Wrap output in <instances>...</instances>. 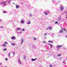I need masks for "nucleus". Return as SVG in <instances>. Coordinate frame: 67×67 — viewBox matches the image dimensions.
Returning <instances> with one entry per match:
<instances>
[{
    "mask_svg": "<svg viewBox=\"0 0 67 67\" xmlns=\"http://www.w3.org/2000/svg\"><path fill=\"white\" fill-rule=\"evenodd\" d=\"M11 39L12 40H15L16 39V38H15V36H14L12 37Z\"/></svg>",
    "mask_w": 67,
    "mask_h": 67,
    "instance_id": "obj_3",
    "label": "nucleus"
},
{
    "mask_svg": "<svg viewBox=\"0 0 67 67\" xmlns=\"http://www.w3.org/2000/svg\"><path fill=\"white\" fill-rule=\"evenodd\" d=\"M48 43H53V41L51 40L49 41H48Z\"/></svg>",
    "mask_w": 67,
    "mask_h": 67,
    "instance_id": "obj_12",
    "label": "nucleus"
},
{
    "mask_svg": "<svg viewBox=\"0 0 67 67\" xmlns=\"http://www.w3.org/2000/svg\"><path fill=\"white\" fill-rule=\"evenodd\" d=\"M16 30H17V31H19V30H21V29L20 28H17Z\"/></svg>",
    "mask_w": 67,
    "mask_h": 67,
    "instance_id": "obj_11",
    "label": "nucleus"
},
{
    "mask_svg": "<svg viewBox=\"0 0 67 67\" xmlns=\"http://www.w3.org/2000/svg\"><path fill=\"white\" fill-rule=\"evenodd\" d=\"M13 54L14 55H15V52H13Z\"/></svg>",
    "mask_w": 67,
    "mask_h": 67,
    "instance_id": "obj_27",
    "label": "nucleus"
},
{
    "mask_svg": "<svg viewBox=\"0 0 67 67\" xmlns=\"http://www.w3.org/2000/svg\"><path fill=\"white\" fill-rule=\"evenodd\" d=\"M55 24H58V22L57 21H56L55 23Z\"/></svg>",
    "mask_w": 67,
    "mask_h": 67,
    "instance_id": "obj_23",
    "label": "nucleus"
},
{
    "mask_svg": "<svg viewBox=\"0 0 67 67\" xmlns=\"http://www.w3.org/2000/svg\"><path fill=\"white\" fill-rule=\"evenodd\" d=\"M62 55V54H59L58 55V56H60Z\"/></svg>",
    "mask_w": 67,
    "mask_h": 67,
    "instance_id": "obj_20",
    "label": "nucleus"
},
{
    "mask_svg": "<svg viewBox=\"0 0 67 67\" xmlns=\"http://www.w3.org/2000/svg\"><path fill=\"white\" fill-rule=\"evenodd\" d=\"M30 16H32V15L31 14H30V15H29Z\"/></svg>",
    "mask_w": 67,
    "mask_h": 67,
    "instance_id": "obj_33",
    "label": "nucleus"
},
{
    "mask_svg": "<svg viewBox=\"0 0 67 67\" xmlns=\"http://www.w3.org/2000/svg\"><path fill=\"white\" fill-rule=\"evenodd\" d=\"M43 52H44L43 51Z\"/></svg>",
    "mask_w": 67,
    "mask_h": 67,
    "instance_id": "obj_50",
    "label": "nucleus"
},
{
    "mask_svg": "<svg viewBox=\"0 0 67 67\" xmlns=\"http://www.w3.org/2000/svg\"><path fill=\"white\" fill-rule=\"evenodd\" d=\"M44 13V14H46V15H47V13Z\"/></svg>",
    "mask_w": 67,
    "mask_h": 67,
    "instance_id": "obj_29",
    "label": "nucleus"
},
{
    "mask_svg": "<svg viewBox=\"0 0 67 67\" xmlns=\"http://www.w3.org/2000/svg\"><path fill=\"white\" fill-rule=\"evenodd\" d=\"M65 60H64L63 61V63H65Z\"/></svg>",
    "mask_w": 67,
    "mask_h": 67,
    "instance_id": "obj_34",
    "label": "nucleus"
},
{
    "mask_svg": "<svg viewBox=\"0 0 67 67\" xmlns=\"http://www.w3.org/2000/svg\"><path fill=\"white\" fill-rule=\"evenodd\" d=\"M58 36H60V35H58Z\"/></svg>",
    "mask_w": 67,
    "mask_h": 67,
    "instance_id": "obj_43",
    "label": "nucleus"
},
{
    "mask_svg": "<svg viewBox=\"0 0 67 67\" xmlns=\"http://www.w3.org/2000/svg\"><path fill=\"white\" fill-rule=\"evenodd\" d=\"M54 58H55V57H54Z\"/></svg>",
    "mask_w": 67,
    "mask_h": 67,
    "instance_id": "obj_48",
    "label": "nucleus"
},
{
    "mask_svg": "<svg viewBox=\"0 0 67 67\" xmlns=\"http://www.w3.org/2000/svg\"><path fill=\"white\" fill-rule=\"evenodd\" d=\"M24 20H21L20 23H21V24H23V23H24Z\"/></svg>",
    "mask_w": 67,
    "mask_h": 67,
    "instance_id": "obj_6",
    "label": "nucleus"
},
{
    "mask_svg": "<svg viewBox=\"0 0 67 67\" xmlns=\"http://www.w3.org/2000/svg\"><path fill=\"white\" fill-rule=\"evenodd\" d=\"M7 13V12L5 11H4L3 12V13Z\"/></svg>",
    "mask_w": 67,
    "mask_h": 67,
    "instance_id": "obj_21",
    "label": "nucleus"
},
{
    "mask_svg": "<svg viewBox=\"0 0 67 67\" xmlns=\"http://www.w3.org/2000/svg\"><path fill=\"white\" fill-rule=\"evenodd\" d=\"M62 47V45H59L57 46V48H60V47Z\"/></svg>",
    "mask_w": 67,
    "mask_h": 67,
    "instance_id": "obj_7",
    "label": "nucleus"
},
{
    "mask_svg": "<svg viewBox=\"0 0 67 67\" xmlns=\"http://www.w3.org/2000/svg\"><path fill=\"white\" fill-rule=\"evenodd\" d=\"M36 59H32L31 60L32 62H33V61H34V60H35Z\"/></svg>",
    "mask_w": 67,
    "mask_h": 67,
    "instance_id": "obj_15",
    "label": "nucleus"
},
{
    "mask_svg": "<svg viewBox=\"0 0 67 67\" xmlns=\"http://www.w3.org/2000/svg\"><path fill=\"white\" fill-rule=\"evenodd\" d=\"M18 62L19 64H22V63L21 62V60H20V58H18Z\"/></svg>",
    "mask_w": 67,
    "mask_h": 67,
    "instance_id": "obj_1",
    "label": "nucleus"
},
{
    "mask_svg": "<svg viewBox=\"0 0 67 67\" xmlns=\"http://www.w3.org/2000/svg\"><path fill=\"white\" fill-rule=\"evenodd\" d=\"M48 45H50V47L51 48H52V47H53V45H52V44H49Z\"/></svg>",
    "mask_w": 67,
    "mask_h": 67,
    "instance_id": "obj_13",
    "label": "nucleus"
},
{
    "mask_svg": "<svg viewBox=\"0 0 67 67\" xmlns=\"http://www.w3.org/2000/svg\"><path fill=\"white\" fill-rule=\"evenodd\" d=\"M34 40H35V41H36V38H34Z\"/></svg>",
    "mask_w": 67,
    "mask_h": 67,
    "instance_id": "obj_32",
    "label": "nucleus"
},
{
    "mask_svg": "<svg viewBox=\"0 0 67 67\" xmlns=\"http://www.w3.org/2000/svg\"><path fill=\"white\" fill-rule=\"evenodd\" d=\"M46 35H47V33H46L44 34V36H46Z\"/></svg>",
    "mask_w": 67,
    "mask_h": 67,
    "instance_id": "obj_24",
    "label": "nucleus"
},
{
    "mask_svg": "<svg viewBox=\"0 0 67 67\" xmlns=\"http://www.w3.org/2000/svg\"><path fill=\"white\" fill-rule=\"evenodd\" d=\"M13 4H14V3H13Z\"/></svg>",
    "mask_w": 67,
    "mask_h": 67,
    "instance_id": "obj_49",
    "label": "nucleus"
},
{
    "mask_svg": "<svg viewBox=\"0 0 67 67\" xmlns=\"http://www.w3.org/2000/svg\"><path fill=\"white\" fill-rule=\"evenodd\" d=\"M7 3V2H2V4H5V3Z\"/></svg>",
    "mask_w": 67,
    "mask_h": 67,
    "instance_id": "obj_16",
    "label": "nucleus"
},
{
    "mask_svg": "<svg viewBox=\"0 0 67 67\" xmlns=\"http://www.w3.org/2000/svg\"><path fill=\"white\" fill-rule=\"evenodd\" d=\"M63 30H60V33H63Z\"/></svg>",
    "mask_w": 67,
    "mask_h": 67,
    "instance_id": "obj_18",
    "label": "nucleus"
},
{
    "mask_svg": "<svg viewBox=\"0 0 67 67\" xmlns=\"http://www.w3.org/2000/svg\"><path fill=\"white\" fill-rule=\"evenodd\" d=\"M24 59H25V58H26V56H25V55H24Z\"/></svg>",
    "mask_w": 67,
    "mask_h": 67,
    "instance_id": "obj_22",
    "label": "nucleus"
},
{
    "mask_svg": "<svg viewBox=\"0 0 67 67\" xmlns=\"http://www.w3.org/2000/svg\"><path fill=\"white\" fill-rule=\"evenodd\" d=\"M23 42H24V40L23 39H22V40L21 41V45L23 43Z\"/></svg>",
    "mask_w": 67,
    "mask_h": 67,
    "instance_id": "obj_9",
    "label": "nucleus"
},
{
    "mask_svg": "<svg viewBox=\"0 0 67 67\" xmlns=\"http://www.w3.org/2000/svg\"><path fill=\"white\" fill-rule=\"evenodd\" d=\"M25 30V29H23L22 30V31H24V30Z\"/></svg>",
    "mask_w": 67,
    "mask_h": 67,
    "instance_id": "obj_30",
    "label": "nucleus"
},
{
    "mask_svg": "<svg viewBox=\"0 0 67 67\" xmlns=\"http://www.w3.org/2000/svg\"><path fill=\"white\" fill-rule=\"evenodd\" d=\"M60 60H61V59H60Z\"/></svg>",
    "mask_w": 67,
    "mask_h": 67,
    "instance_id": "obj_46",
    "label": "nucleus"
},
{
    "mask_svg": "<svg viewBox=\"0 0 67 67\" xmlns=\"http://www.w3.org/2000/svg\"><path fill=\"white\" fill-rule=\"evenodd\" d=\"M2 65V63H0V65Z\"/></svg>",
    "mask_w": 67,
    "mask_h": 67,
    "instance_id": "obj_37",
    "label": "nucleus"
},
{
    "mask_svg": "<svg viewBox=\"0 0 67 67\" xmlns=\"http://www.w3.org/2000/svg\"><path fill=\"white\" fill-rule=\"evenodd\" d=\"M1 21V19H0V21Z\"/></svg>",
    "mask_w": 67,
    "mask_h": 67,
    "instance_id": "obj_44",
    "label": "nucleus"
},
{
    "mask_svg": "<svg viewBox=\"0 0 67 67\" xmlns=\"http://www.w3.org/2000/svg\"><path fill=\"white\" fill-rule=\"evenodd\" d=\"M8 56L9 57H10V53H9V54H8Z\"/></svg>",
    "mask_w": 67,
    "mask_h": 67,
    "instance_id": "obj_25",
    "label": "nucleus"
},
{
    "mask_svg": "<svg viewBox=\"0 0 67 67\" xmlns=\"http://www.w3.org/2000/svg\"><path fill=\"white\" fill-rule=\"evenodd\" d=\"M63 29L64 31H66V29Z\"/></svg>",
    "mask_w": 67,
    "mask_h": 67,
    "instance_id": "obj_31",
    "label": "nucleus"
},
{
    "mask_svg": "<svg viewBox=\"0 0 67 67\" xmlns=\"http://www.w3.org/2000/svg\"><path fill=\"white\" fill-rule=\"evenodd\" d=\"M60 20H61V17L59 16L58 18V21H60Z\"/></svg>",
    "mask_w": 67,
    "mask_h": 67,
    "instance_id": "obj_5",
    "label": "nucleus"
},
{
    "mask_svg": "<svg viewBox=\"0 0 67 67\" xmlns=\"http://www.w3.org/2000/svg\"><path fill=\"white\" fill-rule=\"evenodd\" d=\"M18 33H19V34H21V33H22V32H18Z\"/></svg>",
    "mask_w": 67,
    "mask_h": 67,
    "instance_id": "obj_28",
    "label": "nucleus"
},
{
    "mask_svg": "<svg viewBox=\"0 0 67 67\" xmlns=\"http://www.w3.org/2000/svg\"><path fill=\"white\" fill-rule=\"evenodd\" d=\"M3 46L4 47H6V44H5L4 43L3 44Z\"/></svg>",
    "mask_w": 67,
    "mask_h": 67,
    "instance_id": "obj_10",
    "label": "nucleus"
},
{
    "mask_svg": "<svg viewBox=\"0 0 67 67\" xmlns=\"http://www.w3.org/2000/svg\"><path fill=\"white\" fill-rule=\"evenodd\" d=\"M16 9H18V8H19L20 7V6H19V5L17 4L16 5Z\"/></svg>",
    "mask_w": 67,
    "mask_h": 67,
    "instance_id": "obj_8",
    "label": "nucleus"
},
{
    "mask_svg": "<svg viewBox=\"0 0 67 67\" xmlns=\"http://www.w3.org/2000/svg\"><path fill=\"white\" fill-rule=\"evenodd\" d=\"M66 19H67V16L66 17Z\"/></svg>",
    "mask_w": 67,
    "mask_h": 67,
    "instance_id": "obj_47",
    "label": "nucleus"
},
{
    "mask_svg": "<svg viewBox=\"0 0 67 67\" xmlns=\"http://www.w3.org/2000/svg\"><path fill=\"white\" fill-rule=\"evenodd\" d=\"M31 21H29L27 23V24H31Z\"/></svg>",
    "mask_w": 67,
    "mask_h": 67,
    "instance_id": "obj_14",
    "label": "nucleus"
},
{
    "mask_svg": "<svg viewBox=\"0 0 67 67\" xmlns=\"http://www.w3.org/2000/svg\"><path fill=\"white\" fill-rule=\"evenodd\" d=\"M5 5H5V4H4V6H5Z\"/></svg>",
    "mask_w": 67,
    "mask_h": 67,
    "instance_id": "obj_42",
    "label": "nucleus"
},
{
    "mask_svg": "<svg viewBox=\"0 0 67 67\" xmlns=\"http://www.w3.org/2000/svg\"><path fill=\"white\" fill-rule=\"evenodd\" d=\"M65 37H66V38H67V35L65 36Z\"/></svg>",
    "mask_w": 67,
    "mask_h": 67,
    "instance_id": "obj_38",
    "label": "nucleus"
},
{
    "mask_svg": "<svg viewBox=\"0 0 67 67\" xmlns=\"http://www.w3.org/2000/svg\"><path fill=\"white\" fill-rule=\"evenodd\" d=\"M52 29V27H48V28H47L46 30H51Z\"/></svg>",
    "mask_w": 67,
    "mask_h": 67,
    "instance_id": "obj_2",
    "label": "nucleus"
},
{
    "mask_svg": "<svg viewBox=\"0 0 67 67\" xmlns=\"http://www.w3.org/2000/svg\"><path fill=\"white\" fill-rule=\"evenodd\" d=\"M4 43H5V44H8V43H7L6 42H5Z\"/></svg>",
    "mask_w": 67,
    "mask_h": 67,
    "instance_id": "obj_26",
    "label": "nucleus"
},
{
    "mask_svg": "<svg viewBox=\"0 0 67 67\" xmlns=\"http://www.w3.org/2000/svg\"><path fill=\"white\" fill-rule=\"evenodd\" d=\"M43 43H46V42L44 41L43 42Z\"/></svg>",
    "mask_w": 67,
    "mask_h": 67,
    "instance_id": "obj_35",
    "label": "nucleus"
},
{
    "mask_svg": "<svg viewBox=\"0 0 67 67\" xmlns=\"http://www.w3.org/2000/svg\"><path fill=\"white\" fill-rule=\"evenodd\" d=\"M5 59L6 60H8V59L7 58H6Z\"/></svg>",
    "mask_w": 67,
    "mask_h": 67,
    "instance_id": "obj_36",
    "label": "nucleus"
},
{
    "mask_svg": "<svg viewBox=\"0 0 67 67\" xmlns=\"http://www.w3.org/2000/svg\"><path fill=\"white\" fill-rule=\"evenodd\" d=\"M52 34V35H54V34H53V33Z\"/></svg>",
    "mask_w": 67,
    "mask_h": 67,
    "instance_id": "obj_40",
    "label": "nucleus"
},
{
    "mask_svg": "<svg viewBox=\"0 0 67 67\" xmlns=\"http://www.w3.org/2000/svg\"><path fill=\"white\" fill-rule=\"evenodd\" d=\"M8 3H10V2H8Z\"/></svg>",
    "mask_w": 67,
    "mask_h": 67,
    "instance_id": "obj_39",
    "label": "nucleus"
},
{
    "mask_svg": "<svg viewBox=\"0 0 67 67\" xmlns=\"http://www.w3.org/2000/svg\"><path fill=\"white\" fill-rule=\"evenodd\" d=\"M9 1H12V0H9Z\"/></svg>",
    "mask_w": 67,
    "mask_h": 67,
    "instance_id": "obj_45",
    "label": "nucleus"
},
{
    "mask_svg": "<svg viewBox=\"0 0 67 67\" xmlns=\"http://www.w3.org/2000/svg\"><path fill=\"white\" fill-rule=\"evenodd\" d=\"M1 28H3V27L1 26L0 27Z\"/></svg>",
    "mask_w": 67,
    "mask_h": 67,
    "instance_id": "obj_41",
    "label": "nucleus"
},
{
    "mask_svg": "<svg viewBox=\"0 0 67 67\" xmlns=\"http://www.w3.org/2000/svg\"><path fill=\"white\" fill-rule=\"evenodd\" d=\"M64 9V7L63 6H61L60 7V11H63Z\"/></svg>",
    "mask_w": 67,
    "mask_h": 67,
    "instance_id": "obj_4",
    "label": "nucleus"
},
{
    "mask_svg": "<svg viewBox=\"0 0 67 67\" xmlns=\"http://www.w3.org/2000/svg\"><path fill=\"white\" fill-rule=\"evenodd\" d=\"M7 48L4 49H3V51H7Z\"/></svg>",
    "mask_w": 67,
    "mask_h": 67,
    "instance_id": "obj_19",
    "label": "nucleus"
},
{
    "mask_svg": "<svg viewBox=\"0 0 67 67\" xmlns=\"http://www.w3.org/2000/svg\"><path fill=\"white\" fill-rule=\"evenodd\" d=\"M11 45H13V46H14V45H15V44L14 43H12L11 44Z\"/></svg>",
    "mask_w": 67,
    "mask_h": 67,
    "instance_id": "obj_17",
    "label": "nucleus"
}]
</instances>
